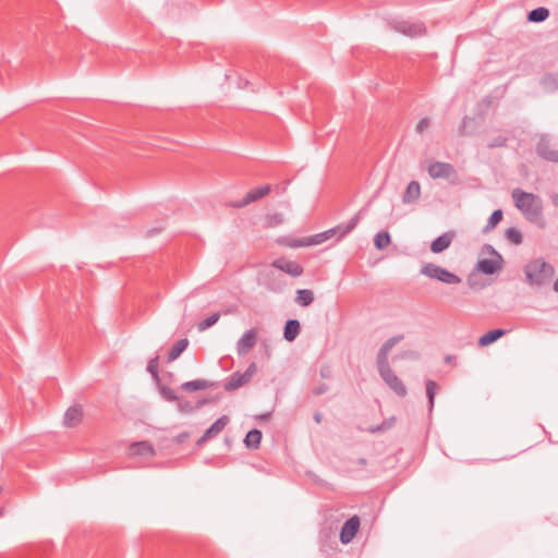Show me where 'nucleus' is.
Segmentation results:
<instances>
[{"instance_id": "obj_1", "label": "nucleus", "mask_w": 558, "mask_h": 558, "mask_svg": "<svg viewBox=\"0 0 558 558\" xmlns=\"http://www.w3.org/2000/svg\"><path fill=\"white\" fill-rule=\"evenodd\" d=\"M403 339V335H397L389 338L377 353V371L386 385L393 390L396 395L403 398L407 396V387L402 380L395 374L388 363V355L391 349Z\"/></svg>"}, {"instance_id": "obj_2", "label": "nucleus", "mask_w": 558, "mask_h": 558, "mask_svg": "<svg viewBox=\"0 0 558 558\" xmlns=\"http://www.w3.org/2000/svg\"><path fill=\"white\" fill-rule=\"evenodd\" d=\"M511 197L515 207L522 213L526 220L535 225H544L543 202L538 195L517 187L512 190Z\"/></svg>"}, {"instance_id": "obj_3", "label": "nucleus", "mask_w": 558, "mask_h": 558, "mask_svg": "<svg viewBox=\"0 0 558 558\" xmlns=\"http://www.w3.org/2000/svg\"><path fill=\"white\" fill-rule=\"evenodd\" d=\"M526 281L531 286H545L550 282L555 275L554 267L543 258L531 260L524 266Z\"/></svg>"}, {"instance_id": "obj_4", "label": "nucleus", "mask_w": 558, "mask_h": 558, "mask_svg": "<svg viewBox=\"0 0 558 558\" xmlns=\"http://www.w3.org/2000/svg\"><path fill=\"white\" fill-rule=\"evenodd\" d=\"M360 220H361V211L357 213L355 216H353L348 223H341V225H338L337 227L331 228L327 231L317 233L312 236H306L305 245L312 246V245L322 244L323 242L329 240L330 238H332L335 235H338V240H341L347 234H349L352 230L355 229V227L357 226Z\"/></svg>"}, {"instance_id": "obj_5", "label": "nucleus", "mask_w": 558, "mask_h": 558, "mask_svg": "<svg viewBox=\"0 0 558 558\" xmlns=\"http://www.w3.org/2000/svg\"><path fill=\"white\" fill-rule=\"evenodd\" d=\"M427 173L432 179L445 180L450 185L460 182L457 169L449 162L432 160L428 162Z\"/></svg>"}, {"instance_id": "obj_6", "label": "nucleus", "mask_w": 558, "mask_h": 558, "mask_svg": "<svg viewBox=\"0 0 558 558\" xmlns=\"http://www.w3.org/2000/svg\"><path fill=\"white\" fill-rule=\"evenodd\" d=\"M421 274L447 284H458L462 281L458 275L433 263H427L423 265V267L421 268Z\"/></svg>"}, {"instance_id": "obj_7", "label": "nucleus", "mask_w": 558, "mask_h": 558, "mask_svg": "<svg viewBox=\"0 0 558 558\" xmlns=\"http://www.w3.org/2000/svg\"><path fill=\"white\" fill-rule=\"evenodd\" d=\"M535 150L537 156L542 159L558 163V147L548 134L539 135Z\"/></svg>"}, {"instance_id": "obj_8", "label": "nucleus", "mask_w": 558, "mask_h": 558, "mask_svg": "<svg viewBox=\"0 0 558 558\" xmlns=\"http://www.w3.org/2000/svg\"><path fill=\"white\" fill-rule=\"evenodd\" d=\"M256 371H257L256 363L252 362L247 366V368L244 373H240V372L233 373L229 377L228 381L225 384V389L227 391H233V390L239 389L240 387L244 386L245 384H247L251 380V378L256 373Z\"/></svg>"}, {"instance_id": "obj_9", "label": "nucleus", "mask_w": 558, "mask_h": 558, "mask_svg": "<svg viewBox=\"0 0 558 558\" xmlns=\"http://www.w3.org/2000/svg\"><path fill=\"white\" fill-rule=\"evenodd\" d=\"M258 341V329L251 328L241 336L236 342V353L239 356L246 355Z\"/></svg>"}, {"instance_id": "obj_10", "label": "nucleus", "mask_w": 558, "mask_h": 558, "mask_svg": "<svg viewBox=\"0 0 558 558\" xmlns=\"http://www.w3.org/2000/svg\"><path fill=\"white\" fill-rule=\"evenodd\" d=\"M395 29L405 36L416 37L426 34V27L422 22L397 21Z\"/></svg>"}, {"instance_id": "obj_11", "label": "nucleus", "mask_w": 558, "mask_h": 558, "mask_svg": "<svg viewBox=\"0 0 558 558\" xmlns=\"http://www.w3.org/2000/svg\"><path fill=\"white\" fill-rule=\"evenodd\" d=\"M270 191H271V186L268 184L259 186L257 189H253V190L248 191L242 199L231 203L230 206H232L234 208L245 207L248 204L265 197L266 195L269 194Z\"/></svg>"}, {"instance_id": "obj_12", "label": "nucleus", "mask_w": 558, "mask_h": 558, "mask_svg": "<svg viewBox=\"0 0 558 558\" xmlns=\"http://www.w3.org/2000/svg\"><path fill=\"white\" fill-rule=\"evenodd\" d=\"M274 268H277L289 276L296 278L303 275L304 268L295 260H290L284 257L278 258L271 263Z\"/></svg>"}, {"instance_id": "obj_13", "label": "nucleus", "mask_w": 558, "mask_h": 558, "mask_svg": "<svg viewBox=\"0 0 558 558\" xmlns=\"http://www.w3.org/2000/svg\"><path fill=\"white\" fill-rule=\"evenodd\" d=\"M492 253L494 254V258H485L480 259L477 262V269L485 275H493L501 269L502 267V257L499 253H497L494 248H492Z\"/></svg>"}, {"instance_id": "obj_14", "label": "nucleus", "mask_w": 558, "mask_h": 558, "mask_svg": "<svg viewBox=\"0 0 558 558\" xmlns=\"http://www.w3.org/2000/svg\"><path fill=\"white\" fill-rule=\"evenodd\" d=\"M360 518L357 515L351 517L344 522L340 532V541L342 544H349L356 535L360 529Z\"/></svg>"}, {"instance_id": "obj_15", "label": "nucleus", "mask_w": 558, "mask_h": 558, "mask_svg": "<svg viewBox=\"0 0 558 558\" xmlns=\"http://www.w3.org/2000/svg\"><path fill=\"white\" fill-rule=\"evenodd\" d=\"M229 423V417L227 415H222L218 420H216L209 428L205 430L203 436L197 440V445L201 446L211 438L216 437L219 433H221L225 427Z\"/></svg>"}, {"instance_id": "obj_16", "label": "nucleus", "mask_w": 558, "mask_h": 558, "mask_svg": "<svg viewBox=\"0 0 558 558\" xmlns=\"http://www.w3.org/2000/svg\"><path fill=\"white\" fill-rule=\"evenodd\" d=\"M453 238L454 232L452 231L442 233L432 242L430 251L435 254L444 252L451 245Z\"/></svg>"}, {"instance_id": "obj_17", "label": "nucleus", "mask_w": 558, "mask_h": 558, "mask_svg": "<svg viewBox=\"0 0 558 558\" xmlns=\"http://www.w3.org/2000/svg\"><path fill=\"white\" fill-rule=\"evenodd\" d=\"M83 418V409L81 405L70 407L64 413V425L68 427L77 426Z\"/></svg>"}, {"instance_id": "obj_18", "label": "nucleus", "mask_w": 558, "mask_h": 558, "mask_svg": "<svg viewBox=\"0 0 558 558\" xmlns=\"http://www.w3.org/2000/svg\"><path fill=\"white\" fill-rule=\"evenodd\" d=\"M131 456H149L153 457L155 454V449L149 441H137L133 442L129 448Z\"/></svg>"}, {"instance_id": "obj_19", "label": "nucleus", "mask_w": 558, "mask_h": 558, "mask_svg": "<svg viewBox=\"0 0 558 558\" xmlns=\"http://www.w3.org/2000/svg\"><path fill=\"white\" fill-rule=\"evenodd\" d=\"M421 197V185L417 181H411L402 196V202L404 204H412L416 202Z\"/></svg>"}, {"instance_id": "obj_20", "label": "nucleus", "mask_w": 558, "mask_h": 558, "mask_svg": "<svg viewBox=\"0 0 558 558\" xmlns=\"http://www.w3.org/2000/svg\"><path fill=\"white\" fill-rule=\"evenodd\" d=\"M300 323L296 319L287 320L283 329V337L287 341L292 342L300 333Z\"/></svg>"}, {"instance_id": "obj_21", "label": "nucleus", "mask_w": 558, "mask_h": 558, "mask_svg": "<svg viewBox=\"0 0 558 558\" xmlns=\"http://www.w3.org/2000/svg\"><path fill=\"white\" fill-rule=\"evenodd\" d=\"M506 332L507 331L505 329H493V330H489L488 332H486L482 337H480L478 345L480 347H487V345L494 343L495 341H497L502 336H505Z\"/></svg>"}, {"instance_id": "obj_22", "label": "nucleus", "mask_w": 558, "mask_h": 558, "mask_svg": "<svg viewBox=\"0 0 558 558\" xmlns=\"http://www.w3.org/2000/svg\"><path fill=\"white\" fill-rule=\"evenodd\" d=\"M210 387H213V384L203 379L190 380L181 385V389L187 392L204 390Z\"/></svg>"}, {"instance_id": "obj_23", "label": "nucleus", "mask_w": 558, "mask_h": 558, "mask_svg": "<svg viewBox=\"0 0 558 558\" xmlns=\"http://www.w3.org/2000/svg\"><path fill=\"white\" fill-rule=\"evenodd\" d=\"M189 340L186 338L177 341L168 352V362L177 360L181 353L187 348Z\"/></svg>"}, {"instance_id": "obj_24", "label": "nucleus", "mask_w": 558, "mask_h": 558, "mask_svg": "<svg viewBox=\"0 0 558 558\" xmlns=\"http://www.w3.org/2000/svg\"><path fill=\"white\" fill-rule=\"evenodd\" d=\"M314 301V293L310 289H300L296 291L295 302L303 306H310Z\"/></svg>"}, {"instance_id": "obj_25", "label": "nucleus", "mask_w": 558, "mask_h": 558, "mask_svg": "<svg viewBox=\"0 0 558 558\" xmlns=\"http://www.w3.org/2000/svg\"><path fill=\"white\" fill-rule=\"evenodd\" d=\"M262 440V432L259 429H252L250 430L245 438L244 444L247 448L256 449L258 448Z\"/></svg>"}, {"instance_id": "obj_26", "label": "nucleus", "mask_w": 558, "mask_h": 558, "mask_svg": "<svg viewBox=\"0 0 558 558\" xmlns=\"http://www.w3.org/2000/svg\"><path fill=\"white\" fill-rule=\"evenodd\" d=\"M548 16L549 10L544 7H539L529 12L527 20L530 22L541 23L544 22Z\"/></svg>"}, {"instance_id": "obj_27", "label": "nucleus", "mask_w": 558, "mask_h": 558, "mask_svg": "<svg viewBox=\"0 0 558 558\" xmlns=\"http://www.w3.org/2000/svg\"><path fill=\"white\" fill-rule=\"evenodd\" d=\"M541 85L546 92H555L558 88V78L551 74H545L541 80Z\"/></svg>"}, {"instance_id": "obj_28", "label": "nucleus", "mask_w": 558, "mask_h": 558, "mask_svg": "<svg viewBox=\"0 0 558 558\" xmlns=\"http://www.w3.org/2000/svg\"><path fill=\"white\" fill-rule=\"evenodd\" d=\"M391 242L390 234L387 231H379L374 238V245L378 250L386 248Z\"/></svg>"}, {"instance_id": "obj_29", "label": "nucleus", "mask_w": 558, "mask_h": 558, "mask_svg": "<svg viewBox=\"0 0 558 558\" xmlns=\"http://www.w3.org/2000/svg\"><path fill=\"white\" fill-rule=\"evenodd\" d=\"M396 424V417L391 416L385 420L381 424L371 426L367 430L372 434L380 433L390 429Z\"/></svg>"}, {"instance_id": "obj_30", "label": "nucleus", "mask_w": 558, "mask_h": 558, "mask_svg": "<svg viewBox=\"0 0 558 558\" xmlns=\"http://www.w3.org/2000/svg\"><path fill=\"white\" fill-rule=\"evenodd\" d=\"M502 219V210L496 209L493 211L490 217L488 218V221L484 228V231H490L493 230Z\"/></svg>"}, {"instance_id": "obj_31", "label": "nucleus", "mask_w": 558, "mask_h": 558, "mask_svg": "<svg viewBox=\"0 0 558 558\" xmlns=\"http://www.w3.org/2000/svg\"><path fill=\"white\" fill-rule=\"evenodd\" d=\"M305 242H306L305 238H303V239L282 238V239L278 240V243L280 245H284V246L292 247V248L306 246Z\"/></svg>"}, {"instance_id": "obj_32", "label": "nucleus", "mask_w": 558, "mask_h": 558, "mask_svg": "<svg viewBox=\"0 0 558 558\" xmlns=\"http://www.w3.org/2000/svg\"><path fill=\"white\" fill-rule=\"evenodd\" d=\"M219 318H220L219 313H213L210 316H208L206 319L202 320L198 324V330L204 331V330L210 328L219 320Z\"/></svg>"}, {"instance_id": "obj_33", "label": "nucleus", "mask_w": 558, "mask_h": 558, "mask_svg": "<svg viewBox=\"0 0 558 558\" xmlns=\"http://www.w3.org/2000/svg\"><path fill=\"white\" fill-rule=\"evenodd\" d=\"M159 356H155L148 361L147 372L153 376V378L159 381Z\"/></svg>"}, {"instance_id": "obj_34", "label": "nucleus", "mask_w": 558, "mask_h": 558, "mask_svg": "<svg viewBox=\"0 0 558 558\" xmlns=\"http://www.w3.org/2000/svg\"><path fill=\"white\" fill-rule=\"evenodd\" d=\"M437 390V384L434 380L428 379L426 381V395L428 398L429 408L433 409L435 395Z\"/></svg>"}, {"instance_id": "obj_35", "label": "nucleus", "mask_w": 558, "mask_h": 558, "mask_svg": "<svg viewBox=\"0 0 558 558\" xmlns=\"http://www.w3.org/2000/svg\"><path fill=\"white\" fill-rule=\"evenodd\" d=\"M506 238H507L510 242H512V243H514V244H517V245L521 244V243H522V240H523L521 232H520L519 230H517L515 228H509V229H507V231H506Z\"/></svg>"}, {"instance_id": "obj_36", "label": "nucleus", "mask_w": 558, "mask_h": 558, "mask_svg": "<svg viewBox=\"0 0 558 558\" xmlns=\"http://www.w3.org/2000/svg\"><path fill=\"white\" fill-rule=\"evenodd\" d=\"M160 392H161L162 397L168 401L179 400V396H178L177 391L172 388H169L166 386L161 387Z\"/></svg>"}, {"instance_id": "obj_37", "label": "nucleus", "mask_w": 558, "mask_h": 558, "mask_svg": "<svg viewBox=\"0 0 558 558\" xmlns=\"http://www.w3.org/2000/svg\"><path fill=\"white\" fill-rule=\"evenodd\" d=\"M508 138L504 135L494 137L488 144V148L504 147L507 144Z\"/></svg>"}, {"instance_id": "obj_38", "label": "nucleus", "mask_w": 558, "mask_h": 558, "mask_svg": "<svg viewBox=\"0 0 558 558\" xmlns=\"http://www.w3.org/2000/svg\"><path fill=\"white\" fill-rule=\"evenodd\" d=\"M429 123L430 121L428 118L421 119L415 126V131L420 134L423 133L429 126Z\"/></svg>"}, {"instance_id": "obj_39", "label": "nucleus", "mask_w": 558, "mask_h": 558, "mask_svg": "<svg viewBox=\"0 0 558 558\" xmlns=\"http://www.w3.org/2000/svg\"><path fill=\"white\" fill-rule=\"evenodd\" d=\"M282 222V216L280 214H275L269 218V227L278 226Z\"/></svg>"}, {"instance_id": "obj_40", "label": "nucleus", "mask_w": 558, "mask_h": 558, "mask_svg": "<svg viewBox=\"0 0 558 558\" xmlns=\"http://www.w3.org/2000/svg\"><path fill=\"white\" fill-rule=\"evenodd\" d=\"M327 390L328 386L326 384H320L319 386L315 387L312 392L314 396H320L325 393Z\"/></svg>"}, {"instance_id": "obj_41", "label": "nucleus", "mask_w": 558, "mask_h": 558, "mask_svg": "<svg viewBox=\"0 0 558 558\" xmlns=\"http://www.w3.org/2000/svg\"><path fill=\"white\" fill-rule=\"evenodd\" d=\"M367 464V460L365 458H360L356 460V468L355 469H362Z\"/></svg>"}, {"instance_id": "obj_42", "label": "nucleus", "mask_w": 558, "mask_h": 558, "mask_svg": "<svg viewBox=\"0 0 558 558\" xmlns=\"http://www.w3.org/2000/svg\"><path fill=\"white\" fill-rule=\"evenodd\" d=\"M313 417L317 424H320L323 421V414L320 412H315Z\"/></svg>"}, {"instance_id": "obj_43", "label": "nucleus", "mask_w": 558, "mask_h": 558, "mask_svg": "<svg viewBox=\"0 0 558 558\" xmlns=\"http://www.w3.org/2000/svg\"><path fill=\"white\" fill-rule=\"evenodd\" d=\"M553 289L555 292H558V278L555 280Z\"/></svg>"}, {"instance_id": "obj_44", "label": "nucleus", "mask_w": 558, "mask_h": 558, "mask_svg": "<svg viewBox=\"0 0 558 558\" xmlns=\"http://www.w3.org/2000/svg\"><path fill=\"white\" fill-rule=\"evenodd\" d=\"M553 203L555 206L558 207V194H556L554 197H553Z\"/></svg>"}, {"instance_id": "obj_45", "label": "nucleus", "mask_w": 558, "mask_h": 558, "mask_svg": "<svg viewBox=\"0 0 558 558\" xmlns=\"http://www.w3.org/2000/svg\"><path fill=\"white\" fill-rule=\"evenodd\" d=\"M180 408H181L182 410H185L186 408H189V410H191V409H192L189 404H185V407H183L182 404H180Z\"/></svg>"}, {"instance_id": "obj_46", "label": "nucleus", "mask_w": 558, "mask_h": 558, "mask_svg": "<svg viewBox=\"0 0 558 558\" xmlns=\"http://www.w3.org/2000/svg\"><path fill=\"white\" fill-rule=\"evenodd\" d=\"M2 492V487L0 486V493Z\"/></svg>"}]
</instances>
